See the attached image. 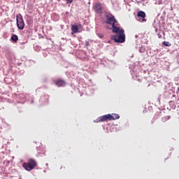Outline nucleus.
<instances>
[{
	"label": "nucleus",
	"instance_id": "nucleus-1",
	"mask_svg": "<svg viewBox=\"0 0 179 179\" xmlns=\"http://www.w3.org/2000/svg\"><path fill=\"white\" fill-rule=\"evenodd\" d=\"M105 17H106V24H110L112 26V31L117 32L119 29L118 27H120L117 24L118 21L116 20L115 17L113 14L106 12L105 13Z\"/></svg>",
	"mask_w": 179,
	"mask_h": 179
},
{
	"label": "nucleus",
	"instance_id": "nucleus-2",
	"mask_svg": "<svg viewBox=\"0 0 179 179\" xmlns=\"http://www.w3.org/2000/svg\"><path fill=\"white\" fill-rule=\"evenodd\" d=\"M118 29L117 32L113 31L116 35L112 36L111 40H113L115 43H125V31L120 27Z\"/></svg>",
	"mask_w": 179,
	"mask_h": 179
},
{
	"label": "nucleus",
	"instance_id": "nucleus-3",
	"mask_svg": "<svg viewBox=\"0 0 179 179\" xmlns=\"http://www.w3.org/2000/svg\"><path fill=\"white\" fill-rule=\"evenodd\" d=\"M120 115L113 113L112 115L108 114L105 115H102L96 118V120H94V122L99 123V122H104V121H114L115 120H119Z\"/></svg>",
	"mask_w": 179,
	"mask_h": 179
},
{
	"label": "nucleus",
	"instance_id": "nucleus-4",
	"mask_svg": "<svg viewBox=\"0 0 179 179\" xmlns=\"http://www.w3.org/2000/svg\"><path fill=\"white\" fill-rule=\"evenodd\" d=\"M37 162L34 159H29L27 163H24L22 167L27 170V171H31L34 167H36Z\"/></svg>",
	"mask_w": 179,
	"mask_h": 179
},
{
	"label": "nucleus",
	"instance_id": "nucleus-5",
	"mask_svg": "<svg viewBox=\"0 0 179 179\" xmlns=\"http://www.w3.org/2000/svg\"><path fill=\"white\" fill-rule=\"evenodd\" d=\"M17 27L20 30H23L24 29V20H23V16L20 14L17 15L16 16Z\"/></svg>",
	"mask_w": 179,
	"mask_h": 179
},
{
	"label": "nucleus",
	"instance_id": "nucleus-6",
	"mask_svg": "<svg viewBox=\"0 0 179 179\" xmlns=\"http://www.w3.org/2000/svg\"><path fill=\"white\" fill-rule=\"evenodd\" d=\"M55 84L56 85V86H57V87H64L66 86V82H65V80L62 79H58L55 80Z\"/></svg>",
	"mask_w": 179,
	"mask_h": 179
},
{
	"label": "nucleus",
	"instance_id": "nucleus-7",
	"mask_svg": "<svg viewBox=\"0 0 179 179\" xmlns=\"http://www.w3.org/2000/svg\"><path fill=\"white\" fill-rule=\"evenodd\" d=\"M94 11L99 15H101V13H103V7L101 6V3H100L95 4V6H94Z\"/></svg>",
	"mask_w": 179,
	"mask_h": 179
},
{
	"label": "nucleus",
	"instance_id": "nucleus-8",
	"mask_svg": "<svg viewBox=\"0 0 179 179\" xmlns=\"http://www.w3.org/2000/svg\"><path fill=\"white\" fill-rule=\"evenodd\" d=\"M137 16L138 17H141V19H143L142 22H146V19H145V17H146V13H145L144 11H138L137 13Z\"/></svg>",
	"mask_w": 179,
	"mask_h": 179
},
{
	"label": "nucleus",
	"instance_id": "nucleus-9",
	"mask_svg": "<svg viewBox=\"0 0 179 179\" xmlns=\"http://www.w3.org/2000/svg\"><path fill=\"white\" fill-rule=\"evenodd\" d=\"M71 31H72V34H73V33H78L79 31L78 25H72Z\"/></svg>",
	"mask_w": 179,
	"mask_h": 179
},
{
	"label": "nucleus",
	"instance_id": "nucleus-10",
	"mask_svg": "<svg viewBox=\"0 0 179 179\" xmlns=\"http://www.w3.org/2000/svg\"><path fill=\"white\" fill-rule=\"evenodd\" d=\"M11 40H12V41H13L14 43H16V42L19 40V37L17 36V35L13 34V35L11 36Z\"/></svg>",
	"mask_w": 179,
	"mask_h": 179
},
{
	"label": "nucleus",
	"instance_id": "nucleus-11",
	"mask_svg": "<svg viewBox=\"0 0 179 179\" xmlns=\"http://www.w3.org/2000/svg\"><path fill=\"white\" fill-rule=\"evenodd\" d=\"M163 45H164L165 47H171V43H170V42L164 41L163 42Z\"/></svg>",
	"mask_w": 179,
	"mask_h": 179
},
{
	"label": "nucleus",
	"instance_id": "nucleus-12",
	"mask_svg": "<svg viewBox=\"0 0 179 179\" xmlns=\"http://www.w3.org/2000/svg\"><path fill=\"white\" fill-rule=\"evenodd\" d=\"M77 27H78V30H82V29H83V27L81 25V24H79L77 25Z\"/></svg>",
	"mask_w": 179,
	"mask_h": 179
},
{
	"label": "nucleus",
	"instance_id": "nucleus-13",
	"mask_svg": "<svg viewBox=\"0 0 179 179\" xmlns=\"http://www.w3.org/2000/svg\"><path fill=\"white\" fill-rule=\"evenodd\" d=\"M66 3H72L73 2V0H66Z\"/></svg>",
	"mask_w": 179,
	"mask_h": 179
},
{
	"label": "nucleus",
	"instance_id": "nucleus-14",
	"mask_svg": "<svg viewBox=\"0 0 179 179\" xmlns=\"http://www.w3.org/2000/svg\"><path fill=\"white\" fill-rule=\"evenodd\" d=\"M98 37H99V38H103V37H104V36L101 34H98Z\"/></svg>",
	"mask_w": 179,
	"mask_h": 179
},
{
	"label": "nucleus",
	"instance_id": "nucleus-15",
	"mask_svg": "<svg viewBox=\"0 0 179 179\" xmlns=\"http://www.w3.org/2000/svg\"><path fill=\"white\" fill-rule=\"evenodd\" d=\"M158 36H159V38H162V35L158 34Z\"/></svg>",
	"mask_w": 179,
	"mask_h": 179
},
{
	"label": "nucleus",
	"instance_id": "nucleus-16",
	"mask_svg": "<svg viewBox=\"0 0 179 179\" xmlns=\"http://www.w3.org/2000/svg\"><path fill=\"white\" fill-rule=\"evenodd\" d=\"M141 1H145V0H141Z\"/></svg>",
	"mask_w": 179,
	"mask_h": 179
}]
</instances>
